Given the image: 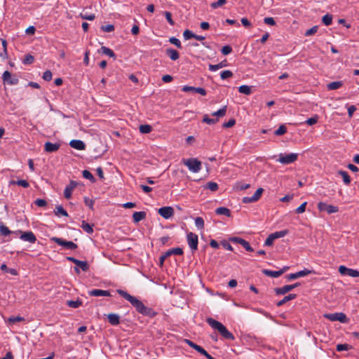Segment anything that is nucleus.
I'll return each instance as SVG.
<instances>
[{"label":"nucleus","mask_w":359,"mask_h":359,"mask_svg":"<svg viewBox=\"0 0 359 359\" xmlns=\"http://www.w3.org/2000/svg\"><path fill=\"white\" fill-rule=\"evenodd\" d=\"M116 292L119 295L128 301L135 309L137 313L149 318H154L157 316V312H156L153 309L146 306L144 303L136 297L132 296L126 291L121 289L117 290Z\"/></svg>","instance_id":"obj_1"},{"label":"nucleus","mask_w":359,"mask_h":359,"mask_svg":"<svg viewBox=\"0 0 359 359\" xmlns=\"http://www.w3.org/2000/svg\"><path fill=\"white\" fill-rule=\"evenodd\" d=\"M206 322L212 329L217 330L224 339L231 341L235 339L233 334L222 323L212 318H208Z\"/></svg>","instance_id":"obj_2"},{"label":"nucleus","mask_w":359,"mask_h":359,"mask_svg":"<svg viewBox=\"0 0 359 359\" xmlns=\"http://www.w3.org/2000/svg\"><path fill=\"white\" fill-rule=\"evenodd\" d=\"M182 162L193 172H198L201 170V162L196 158L183 159Z\"/></svg>","instance_id":"obj_3"},{"label":"nucleus","mask_w":359,"mask_h":359,"mask_svg":"<svg viewBox=\"0 0 359 359\" xmlns=\"http://www.w3.org/2000/svg\"><path fill=\"white\" fill-rule=\"evenodd\" d=\"M298 158V154L295 153L290 154H280L277 161L280 162L283 165H288L294 161Z\"/></svg>","instance_id":"obj_4"},{"label":"nucleus","mask_w":359,"mask_h":359,"mask_svg":"<svg viewBox=\"0 0 359 359\" xmlns=\"http://www.w3.org/2000/svg\"><path fill=\"white\" fill-rule=\"evenodd\" d=\"M324 318L330 321H339L342 323H348L349 320L344 313H325Z\"/></svg>","instance_id":"obj_5"},{"label":"nucleus","mask_w":359,"mask_h":359,"mask_svg":"<svg viewBox=\"0 0 359 359\" xmlns=\"http://www.w3.org/2000/svg\"><path fill=\"white\" fill-rule=\"evenodd\" d=\"M52 241L55 242L57 245L60 246L65 247L68 250H76L78 248V245L72 241H66L61 238L53 237L50 239Z\"/></svg>","instance_id":"obj_6"},{"label":"nucleus","mask_w":359,"mask_h":359,"mask_svg":"<svg viewBox=\"0 0 359 359\" xmlns=\"http://www.w3.org/2000/svg\"><path fill=\"white\" fill-rule=\"evenodd\" d=\"M2 79L4 84L11 86L17 85L19 82L18 78L15 75L12 76L8 71L3 73Z\"/></svg>","instance_id":"obj_7"},{"label":"nucleus","mask_w":359,"mask_h":359,"mask_svg":"<svg viewBox=\"0 0 359 359\" xmlns=\"http://www.w3.org/2000/svg\"><path fill=\"white\" fill-rule=\"evenodd\" d=\"M187 243L191 250L194 252L198 249V237L194 233L189 232L187 235Z\"/></svg>","instance_id":"obj_8"},{"label":"nucleus","mask_w":359,"mask_h":359,"mask_svg":"<svg viewBox=\"0 0 359 359\" xmlns=\"http://www.w3.org/2000/svg\"><path fill=\"white\" fill-rule=\"evenodd\" d=\"M263 192H264V189L259 188L257 189V191H255V193L254 194V195L252 196L243 197L242 199V202L243 203H251L257 202L260 199Z\"/></svg>","instance_id":"obj_9"},{"label":"nucleus","mask_w":359,"mask_h":359,"mask_svg":"<svg viewBox=\"0 0 359 359\" xmlns=\"http://www.w3.org/2000/svg\"><path fill=\"white\" fill-rule=\"evenodd\" d=\"M318 208L321 212H326L327 214H332L338 212L339 208L337 206L329 205L325 203L320 202L318 204Z\"/></svg>","instance_id":"obj_10"},{"label":"nucleus","mask_w":359,"mask_h":359,"mask_svg":"<svg viewBox=\"0 0 359 359\" xmlns=\"http://www.w3.org/2000/svg\"><path fill=\"white\" fill-rule=\"evenodd\" d=\"M339 272L343 276H348L353 278L359 277V271L358 270L349 269L343 265L339 267Z\"/></svg>","instance_id":"obj_11"},{"label":"nucleus","mask_w":359,"mask_h":359,"mask_svg":"<svg viewBox=\"0 0 359 359\" xmlns=\"http://www.w3.org/2000/svg\"><path fill=\"white\" fill-rule=\"evenodd\" d=\"M158 213L164 219H168L174 215L175 211L171 206H165L159 208Z\"/></svg>","instance_id":"obj_12"},{"label":"nucleus","mask_w":359,"mask_h":359,"mask_svg":"<svg viewBox=\"0 0 359 359\" xmlns=\"http://www.w3.org/2000/svg\"><path fill=\"white\" fill-rule=\"evenodd\" d=\"M19 232L22 233L20 237L21 240L31 243H34L36 242V237L32 231H29L22 232L21 231H19Z\"/></svg>","instance_id":"obj_13"},{"label":"nucleus","mask_w":359,"mask_h":359,"mask_svg":"<svg viewBox=\"0 0 359 359\" xmlns=\"http://www.w3.org/2000/svg\"><path fill=\"white\" fill-rule=\"evenodd\" d=\"M67 259L73 262L77 266L80 267L83 271H87L89 269V265L86 261H81L73 257H67Z\"/></svg>","instance_id":"obj_14"},{"label":"nucleus","mask_w":359,"mask_h":359,"mask_svg":"<svg viewBox=\"0 0 359 359\" xmlns=\"http://www.w3.org/2000/svg\"><path fill=\"white\" fill-rule=\"evenodd\" d=\"M300 284L299 283H296L292 285H284L282 287H277L275 288V292L276 294H285V293L291 291L292 290L294 289L297 286H299Z\"/></svg>","instance_id":"obj_15"},{"label":"nucleus","mask_w":359,"mask_h":359,"mask_svg":"<svg viewBox=\"0 0 359 359\" xmlns=\"http://www.w3.org/2000/svg\"><path fill=\"white\" fill-rule=\"evenodd\" d=\"M183 341L204 356L208 353V352L202 346L195 344L188 339H184Z\"/></svg>","instance_id":"obj_16"},{"label":"nucleus","mask_w":359,"mask_h":359,"mask_svg":"<svg viewBox=\"0 0 359 359\" xmlns=\"http://www.w3.org/2000/svg\"><path fill=\"white\" fill-rule=\"evenodd\" d=\"M77 182L71 180L69 184L66 186L65 191H64V196L67 199H69L72 197V191L76 187Z\"/></svg>","instance_id":"obj_17"},{"label":"nucleus","mask_w":359,"mask_h":359,"mask_svg":"<svg viewBox=\"0 0 359 359\" xmlns=\"http://www.w3.org/2000/svg\"><path fill=\"white\" fill-rule=\"evenodd\" d=\"M61 146V144L59 142L52 143L50 142H47L44 144V150L48 153H53L57 151Z\"/></svg>","instance_id":"obj_18"},{"label":"nucleus","mask_w":359,"mask_h":359,"mask_svg":"<svg viewBox=\"0 0 359 359\" xmlns=\"http://www.w3.org/2000/svg\"><path fill=\"white\" fill-rule=\"evenodd\" d=\"M288 269L287 266L284 267L283 269L279 270V271H271L269 269H264L263 273L272 278H278L287 269Z\"/></svg>","instance_id":"obj_19"},{"label":"nucleus","mask_w":359,"mask_h":359,"mask_svg":"<svg viewBox=\"0 0 359 359\" xmlns=\"http://www.w3.org/2000/svg\"><path fill=\"white\" fill-rule=\"evenodd\" d=\"M89 294L93 297H110L111 294L108 290H103L100 289H93L89 291Z\"/></svg>","instance_id":"obj_20"},{"label":"nucleus","mask_w":359,"mask_h":359,"mask_svg":"<svg viewBox=\"0 0 359 359\" xmlns=\"http://www.w3.org/2000/svg\"><path fill=\"white\" fill-rule=\"evenodd\" d=\"M69 145L72 148L76 149L77 150H84L86 148L85 143L83 141L79 140H72L69 142Z\"/></svg>","instance_id":"obj_21"},{"label":"nucleus","mask_w":359,"mask_h":359,"mask_svg":"<svg viewBox=\"0 0 359 359\" xmlns=\"http://www.w3.org/2000/svg\"><path fill=\"white\" fill-rule=\"evenodd\" d=\"M165 54L173 61L178 60L180 57L179 52L172 48H167Z\"/></svg>","instance_id":"obj_22"},{"label":"nucleus","mask_w":359,"mask_h":359,"mask_svg":"<svg viewBox=\"0 0 359 359\" xmlns=\"http://www.w3.org/2000/svg\"><path fill=\"white\" fill-rule=\"evenodd\" d=\"M107 318L111 325H118L120 323V317L118 314L109 313Z\"/></svg>","instance_id":"obj_23"},{"label":"nucleus","mask_w":359,"mask_h":359,"mask_svg":"<svg viewBox=\"0 0 359 359\" xmlns=\"http://www.w3.org/2000/svg\"><path fill=\"white\" fill-rule=\"evenodd\" d=\"M165 256H167L168 257L172 255H182L184 254V251H183V249L181 248H175L168 250V251H166L165 252Z\"/></svg>","instance_id":"obj_24"},{"label":"nucleus","mask_w":359,"mask_h":359,"mask_svg":"<svg viewBox=\"0 0 359 359\" xmlns=\"http://www.w3.org/2000/svg\"><path fill=\"white\" fill-rule=\"evenodd\" d=\"M147 214L144 211L135 212L133 215V222L137 223L141 220L145 219Z\"/></svg>","instance_id":"obj_25"},{"label":"nucleus","mask_w":359,"mask_h":359,"mask_svg":"<svg viewBox=\"0 0 359 359\" xmlns=\"http://www.w3.org/2000/svg\"><path fill=\"white\" fill-rule=\"evenodd\" d=\"M226 66H227V61L226 60H224L217 65H209L208 67H209L210 71L215 72L219 69L225 67Z\"/></svg>","instance_id":"obj_26"},{"label":"nucleus","mask_w":359,"mask_h":359,"mask_svg":"<svg viewBox=\"0 0 359 359\" xmlns=\"http://www.w3.org/2000/svg\"><path fill=\"white\" fill-rule=\"evenodd\" d=\"M297 297L296 294H289L288 295L285 296L282 300L277 302L276 305L278 306H281L286 302L294 299Z\"/></svg>","instance_id":"obj_27"},{"label":"nucleus","mask_w":359,"mask_h":359,"mask_svg":"<svg viewBox=\"0 0 359 359\" xmlns=\"http://www.w3.org/2000/svg\"><path fill=\"white\" fill-rule=\"evenodd\" d=\"M337 174L343 178L345 184L348 185L351 183V177L346 171L339 170Z\"/></svg>","instance_id":"obj_28"},{"label":"nucleus","mask_w":359,"mask_h":359,"mask_svg":"<svg viewBox=\"0 0 359 359\" xmlns=\"http://www.w3.org/2000/svg\"><path fill=\"white\" fill-rule=\"evenodd\" d=\"M343 86V82L341 81H333L329 83L327 85V88L330 90H337L341 88Z\"/></svg>","instance_id":"obj_29"},{"label":"nucleus","mask_w":359,"mask_h":359,"mask_svg":"<svg viewBox=\"0 0 359 359\" xmlns=\"http://www.w3.org/2000/svg\"><path fill=\"white\" fill-rule=\"evenodd\" d=\"M215 212L217 215H225V216H227V217H230L231 216V211L229 208H225V207H219V208H217L216 210H215Z\"/></svg>","instance_id":"obj_30"},{"label":"nucleus","mask_w":359,"mask_h":359,"mask_svg":"<svg viewBox=\"0 0 359 359\" xmlns=\"http://www.w3.org/2000/svg\"><path fill=\"white\" fill-rule=\"evenodd\" d=\"M13 232L11 231L4 223H0V233L4 236H7Z\"/></svg>","instance_id":"obj_31"},{"label":"nucleus","mask_w":359,"mask_h":359,"mask_svg":"<svg viewBox=\"0 0 359 359\" xmlns=\"http://www.w3.org/2000/svg\"><path fill=\"white\" fill-rule=\"evenodd\" d=\"M100 51L102 52V53L108 55L110 57H113L114 59L116 58V55L114 53V51L106 46H102L100 48Z\"/></svg>","instance_id":"obj_32"},{"label":"nucleus","mask_w":359,"mask_h":359,"mask_svg":"<svg viewBox=\"0 0 359 359\" xmlns=\"http://www.w3.org/2000/svg\"><path fill=\"white\" fill-rule=\"evenodd\" d=\"M54 213L57 216H59V215H62L65 217L68 216L67 212L63 208V207L62 205L56 206L54 210Z\"/></svg>","instance_id":"obj_33"},{"label":"nucleus","mask_w":359,"mask_h":359,"mask_svg":"<svg viewBox=\"0 0 359 359\" xmlns=\"http://www.w3.org/2000/svg\"><path fill=\"white\" fill-rule=\"evenodd\" d=\"M81 228L84 231H86L88 233H93V225H90L88 223H87L86 221H83L81 224Z\"/></svg>","instance_id":"obj_34"},{"label":"nucleus","mask_w":359,"mask_h":359,"mask_svg":"<svg viewBox=\"0 0 359 359\" xmlns=\"http://www.w3.org/2000/svg\"><path fill=\"white\" fill-rule=\"evenodd\" d=\"M11 184H17L21 186L24 188H28L29 187V182L25 180H11L10 182Z\"/></svg>","instance_id":"obj_35"},{"label":"nucleus","mask_w":359,"mask_h":359,"mask_svg":"<svg viewBox=\"0 0 359 359\" xmlns=\"http://www.w3.org/2000/svg\"><path fill=\"white\" fill-rule=\"evenodd\" d=\"M238 91L241 93L248 95L252 93L251 87L247 85H242L238 88Z\"/></svg>","instance_id":"obj_36"},{"label":"nucleus","mask_w":359,"mask_h":359,"mask_svg":"<svg viewBox=\"0 0 359 359\" xmlns=\"http://www.w3.org/2000/svg\"><path fill=\"white\" fill-rule=\"evenodd\" d=\"M139 130L141 133L147 134V133H149L152 130V127L148 124L140 125Z\"/></svg>","instance_id":"obj_37"},{"label":"nucleus","mask_w":359,"mask_h":359,"mask_svg":"<svg viewBox=\"0 0 359 359\" xmlns=\"http://www.w3.org/2000/svg\"><path fill=\"white\" fill-rule=\"evenodd\" d=\"M205 188L208 189L212 191H216L218 190L219 187L218 184L215 182H208L205 184Z\"/></svg>","instance_id":"obj_38"},{"label":"nucleus","mask_w":359,"mask_h":359,"mask_svg":"<svg viewBox=\"0 0 359 359\" xmlns=\"http://www.w3.org/2000/svg\"><path fill=\"white\" fill-rule=\"evenodd\" d=\"M322 21L326 26L330 25L332 22V15L331 14H326L323 17Z\"/></svg>","instance_id":"obj_39"},{"label":"nucleus","mask_w":359,"mask_h":359,"mask_svg":"<svg viewBox=\"0 0 359 359\" xmlns=\"http://www.w3.org/2000/svg\"><path fill=\"white\" fill-rule=\"evenodd\" d=\"M82 174H83V177L87 180H89L91 182H95V178L94 177V176L93 175V174L87 170H84L83 172H82Z\"/></svg>","instance_id":"obj_40"},{"label":"nucleus","mask_w":359,"mask_h":359,"mask_svg":"<svg viewBox=\"0 0 359 359\" xmlns=\"http://www.w3.org/2000/svg\"><path fill=\"white\" fill-rule=\"evenodd\" d=\"M352 348V346L348 344H339L337 345L336 350L337 351H348Z\"/></svg>","instance_id":"obj_41"},{"label":"nucleus","mask_w":359,"mask_h":359,"mask_svg":"<svg viewBox=\"0 0 359 359\" xmlns=\"http://www.w3.org/2000/svg\"><path fill=\"white\" fill-rule=\"evenodd\" d=\"M287 133V127L285 125H281L279 128L274 132V135L276 136H280Z\"/></svg>","instance_id":"obj_42"},{"label":"nucleus","mask_w":359,"mask_h":359,"mask_svg":"<svg viewBox=\"0 0 359 359\" xmlns=\"http://www.w3.org/2000/svg\"><path fill=\"white\" fill-rule=\"evenodd\" d=\"M67 305L71 308L76 309L81 305V302L80 300H68L67 302Z\"/></svg>","instance_id":"obj_43"},{"label":"nucleus","mask_w":359,"mask_h":359,"mask_svg":"<svg viewBox=\"0 0 359 359\" xmlns=\"http://www.w3.org/2000/svg\"><path fill=\"white\" fill-rule=\"evenodd\" d=\"M218 121L217 118H211L208 115H204L203 122L209 125H212Z\"/></svg>","instance_id":"obj_44"},{"label":"nucleus","mask_w":359,"mask_h":359,"mask_svg":"<svg viewBox=\"0 0 359 359\" xmlns=\"http://www.w3.org/2000/svg\"><path fill=\"white\" fill-rule=\"evenodd\" d=\"M22 321H25V318L21 316H11L8 319V323L12 324Z\"/></svg>","instance_id":"obj_45"},{"label":"nucleus","mask_w":359,"mask_h":359,"mask_svg":"<svg viewBox=\"0 0 359 359\" xmlns=\"http://www.w3.org/2000/svg\"><path fill=\"white\" fill-rule=\"evenodd\" d=\"M34 62V57L30 54H27L22 60L25 65H31Z\"/></svg>","instance_id":"obj_46"},{"label":"nucleus","mask_w":359,"mask_h":359,"mask_svg":"<svg viewBox=\"0 0 359 359\" xmlns=\"http://www.w3.org/2000/svg\"><path fill=\"white\" fill-rule=\"evenodd\" d=\"M195 225L198 229L204 228V220L202 217H198L195 219Z\"/></svg>","instance_id":"obj_47"},{"label":"nucleus","mask_w":359,"mask_h":359,"mask_svg":"<svg viewBox=\"0 0 359 359\" xmlns=\"http://www.w3.org/2000/svg\"><path fill=\"white\" fill-rule=\"evenodd\" d=\"M226 112V106H224L222 108L219 109L218 111L214 112L212 116H215L217 117H223L225 116Z\"/></svg>","instance_id":"obj_48"},{"label":"nucleus","mask_w":359,"mask_h":359,"mask_svg":"<svg viewBox=\"0 0 359 359\" xmlns=\"http://www.w3.org/2000/svg\"><path fill=\"white\" fill-rule=\"evenodd\" d=\"M80 17L83 20H93L95 18V15L93 13L88 14L87 13H81Z\"/></svg>","instance_id":"obj_49"},{"label":"nucleus","mask_w":359,"mask_h":359,"mask_svg":"<svg viewBox=\"0 0 359 359\" xmlns=\"http://www.w3.org/2000/svg\"><path fill=\"white\" fill-rule=\"evenodd\" d=\"M226 3V0H217V1L212 2L210 4L212 8L215 9L217 8Z\"/></svg>","instance_id":"obj_50"},{"label":"nucleus","mask_w":359,"mask_h":359,"mask_svg":"<svg viewBox=\"0 0 359 359\" xmlns=\"http://www.w3.org/2000/svg\"><path fill=\"white\" fill-rule=\"evenodd\" d=\"M288 233L287 230H283L280 231H276L274 233H272V235L275 238V239L284 237L285 235H287Z\"/></svg>","instance_id":"obj_51"},{"label":"nucleus","mask_w":359,"mask_h":359,"mask_svg":"<svg viewBox=\"0 0 359 359\" xmlns=\"http://www.w3.org/2000/svg\"><path fill=\"white\" fill-rule=\"evenodd\" d=\"M220 76L222 79H226L233 76V72L230 70H224L221 72Z\"/></svg>","instance_id":"obj_52"},{"label":"nucleus","mask_w":359,"mask_h":359,"mask_svg":"<svg viewBox=\"0 0 359 359\" xmlns=\"http://www.w3.org/2000/svg\"><path fill=\"white\" fill-rule=\"evenodd\" d=\"M183 36L185 40H189L190 39L194 38L195 34H194L189 29H186L183 33Z\"/></svg>","instance_id":"obj_53"},{"label":"nucleus","mask_w":359,"mask_h":359,"mask_svg":"<svg viewBox=\"0 0 359 359\" xmlns=\"http://www.w3.org/2000/svg\"><path fill=\"white\" fill-rule=\"evenodd\" d=\"M100 29L105 32H111L114 30L115 27L113 25H107L101 26Z\"/></svg>","instance_id":"obj_54"},{"label":"nucleus","mask_w":359,"mask_h":359,"mask_svg":"<svg viewBox=\"0 0 359 359\" xmlns=\"http://www.w3.org/2000/svg\"><path fill=\"white\" fill-rule=\"evenodd\" d=\"M169 41L172 44H173L175 46H177L178 48H182L181 42H180V41L178 39H177L175 37H171V38H170Z\"/></svg>","instance_id":"obj_55"},{"label":"nucleus","mask_w":359,"mask_h":359,"mask_svg":"<svg viewBox=\"0 0 359 359\" xmlns=\"http://www.w3.org/2000/svg\"><path fill=\"white\" fill-rule=\"evenodd\" d=\"M275 238L273 237V236L272 235V233H271L268 237L266 239V241H264V245L266 246H271L273 245V241H274Z\"/></svg>","instance_id":"obj_56"},{"label":"nucleus","mask_w":359,"mask_h":359,"mask_svg":"<svg viewBox=\"0 0 359 359\" xmlns=\"http://www.w3.org/2000/svg\"><path fill=\"white\" fill-rule=\"evenodd\" d=\"M236 187L237 190H245L250 187V184L239 182L236 184Z\"/></svg>","instance_id":"obj_57"},{"label":"nucleus","mask_w":359,"mask_h":359,"mask_svg":"<svg viewBox=\"0 0 359 359\" xmlns=\"http://www.w3.org/2000/svg\"><path fill=\"white\" fill-rule=\"evenodd\" d=\"M221 52L223 55H226L232 52L231 46L226 45L222 47Z\"/></svg>","instance_id":"obj_58"},{"label":"nucleus","mask_w":359,"mask_h":359,"mask_svg":"<svg viewBox=\"0 0 359 359\" xmlns=\"http://www.w3.org/2000/svg\"><path fill=\"white\" fill-rule=\"evenodd\" d=\"M84 203L86 206H88L91 210L93 209V205H94V201L92 199H90L88 197H84Z\"/></svg>","instance_id":"obj_59"},{"label":"nucleus","mask_w":359,"mask_h":359,"mask_svg":"<svg viewBox=\"0 0 359 359\" xmlns=\"http://www.w3.org/2000/svg\"><path fill=\"white\" fill-rule=\"evenodd\" d=\"M241 245L245 249L246 251L248 252H253L254 251V249L251 247V245H250V243L244 240V241L241 243Z\"/></svg>","instance_id":"obj_60"},{"label":"nucleus","mask_w":359,"mask_h":359,"mask_svg":"<svg viewBox=\"0 0 359 359\" xmlns=\"http://www.w3.org/2000/svg\"><path fill=\"white\" fill-rule=\"evenodd\" d=\"M52 73L50 70H46L43 74V79L45 81H49L52 79Z\"/></svg>","instance_id":"obj_61"},{"label":"nucleus","mask_w":359,"mask_h":359,"mask_svg":"<svg viewBox=\"0 0 359 359\" xmlns=\"http://www.w3.org/2000/svg\"><path fill=\"white\" fill-rule=\"evenodd\" d=\"M35 205H36L39 207H45L47 205V202L44 199L37 198L34 201Z\"/></svg>","instance_id":"obj_62"},{"label":"nucleus","mask_w":359,"mask_h":359,"mask_svg":"<svg viewBox=\"0 0 359 359\" xmlns=\"http://www.w3.org/2000/svg\"><path fill=\"white\" fill-rule=\"evenodd\" d=\"M235 123H236L235 119L231 118L227 122H225L223 123V127L226 128H231L232 126H233L235 125Z\"/></svg>","instance_id":"obj_63"},{"label":"nucleus","mask_w":359,"mask_h":359,"mask_svg":"<svg viewBox=\"0 0 359 359\" xmlns=\"http://www.w3.org/2000/svg\"><path fill=\"white\" fill-rule=\"evenodd\" d=\"M264 22L265 24L269 25H271V26L276 25L275 20L273 18H271V17L265 18L264 19Z\"/></svg>","instance_id":"obj_64"}]
</instances>
